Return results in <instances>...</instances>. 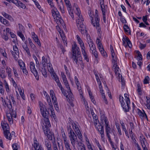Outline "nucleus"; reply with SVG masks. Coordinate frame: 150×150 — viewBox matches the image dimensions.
Segmentation results:
<instances>
[{
    "label": "nucleus",
    "mask_w": 150,
    "mask_h": 150,
    "mask_svg": "<svg viewBox=\"0 0 150 150\" xmlns=\"http://www.w3.org/2000/svg\"><path fill=\"white\" fill-rule=\"evenodd\" d=\"M75 9L76 11H74V13L76 18L77 26L82 34H86L87 30L86 29L85 25L83 23L84 19L82 15H80L81 12L79 9L76 7Z\"/></svg>",
    "instance_id": "1"
},
{
    "label": "nucleus",
    "mask_w": 150,
    "mask_h": 150,
    "mask_svg": "<svg viewBox=\"0 0 150 150\" xmlns=\"http://www.w3.org/2000/svg\"><path fill=\"white\" fill-rule=\"evenodd\" d=\"M70 124L69 127L67 126L68 137L72 146L74 148H75L76 145H79L80 142L78 140L76 134L72 129Z\"/></svg>",
    "instance_id": "2"
},
{
    "label": "nucleus",
    "mask_w": 150,
    "mask_h": 150,
    "mask_svg": "<svg viewBox=\"0 0 150 150\" xmlns=\"http://www.w3.org/2000/svg\"><path fill=\"white\" fill-rule=\"evenodd\" d=\"M119 99L121 106L125 112L129 111L130 108V101L128 95L125 94L124 97L120 95Z\"/></svg>",
    "instance_id": "3"
},
{
    "label": "nucleus",
    "mask_w": 150,
    "mask_h": 150,
    "mask_svg": "<svg viewBox=\"0 0 150 150\" xmlns=\"http://www.w3.org/2000/svg\"><path fill=\"white\" fill-rule=\"evenodd\" d=\"M72 58L74 62L77 64L78 59L80 60L81 59V61L82 59L80 55V49L75 42H74V45H72Z\"/></svg>",
    "instance_id": "4"
},
{
    "label": "nucleus",
    "mask_w": 150,
    "mask_h": 150,
    "mask_svg": "<svg viewBox=\"0 0 150 150\" xmlns=\"http://www.w3.org/2000/svg\"><path fill=\"white\" fill-rule=\"evenodd\" d=\"M92 18L91 21L93 26L96 27L99 30V18L98 11L97 9L95 10L94 15L93 14V13L91 11L89 15Z\"/></svg>",
    "instance_id": "5"
},
{
    "label": "nucleus",
    "mask_w": 150,
    "mask_h": 150,
    "mask_svg": "<svg viewBox=\"0 0 150 150\" xmlns=\"http://www.w3.org/2000/svg\"><path fill=\"white\" fill-rule=\"evenodd\" d=\"M1 125L4 131V136L7 139L11 140L12 136L9 132V127L8 124L6 122L3 121L1 122Z\"/></svg>",
    "instance_id": "6"
},
{
    "label": "nucleus",
    "mask_w": 150,
    "mask_h": 150,
    "mask_svg": "<svg viewBox=\"0 0 150 150\" xmlns=\"http://www.w3.org/2000/svg\"><path fill=\"white\" fill-rule=\"evenodd\" d=\"M52 13L55 21L57 24H59V23L62 24L63 23V21L61 18L59 13L56 8L54 7L53 8L52 10Z\"/></svg>",
    "instance_id": "7"
},
{
    "label": "nucleus",
    "mask_w": 150,
    "mask_h": 150,
    "mask_svg": "<svg viewBox=\"0 0 150 150\" xmlns=\"http://www.w3.org/2000/svg\"><path fill=\"white\" fill-rule=\"evenodd\" d=\"M88 42L90 47V50L91 51V53L94 55L96 59L98 57L97 52L95 45L93 44L92 40L91 39L89 36H87Z\"/></svg>",
    "instance_id": "8"
},
{
    "label": "nucleus",
    "mask_w": 150,
    "mask_h": 150,
    "mask_svg": "<svg viewBox=\"0 0 150 150\" xmlns=\"http://www.w3.org/2000/svg\"><path fill=\"white\" fill-rule=\"evenodd\" d=\"M66 6L69 11V14L71 16L72 19L74 20V11H76V7H77V5L74 4V6H73V8H72L71 6L70 3L67 5Z\"/></svg>",
    "instance_id": "9"
},
{
    "label": "nucleus",
    "mask_w": 150,
    "mask_h": 150,
    "mask_svg": "<svg viewBox=\"0 0 150 150\" xmlns=\"http://www.w3.org/2000/svg\"><path fill=\"white\" fill-rule=\"evenodd\" d=\"M30 68L31 72L34 75L36 79L38 80H39V76H38V73L35 68V64L34 62H31L30 63Z\"/></svg>",
    "instance_id": "10"
},
{
    "label": "nucleus",
    "mask_w": 150,
    "mask_h": 150,
    "mask_svg": "<svg viewBox=\"0 0 150 150\" xmlns=\"http://www.w3.org/2000/svg\"><path fill=\"white\" fill-rule=\"evenodd\" d=\"M113 67H114L115 72L116 75L118 77H119V81H121L122 82V85H123L125 84V82L123 81L122 78V75L120 74L119 73L118 69L119 68L116 63H114Z\"/></svg>",
    "instance_id": "11"
},
{
    "label": "nucleus",
    "mask_w": 150,
    "mask_h": 150,
    "mask_svg": "<svg viewBox=\"0 0 150 150\" xmlns=\"http://www.w3.org/2000/svg\"><path fill=\"white\" fill-rule=\"evenodd\" d=\"M71 124L73 127V128L76 132L77 136H78V138L80 139V140H82V135L78 127L74 123H73L72 122Z\"/></svg>",
    "instance_id": "12"
},
{
    "label": "nucleus",
    "mask_w": 150,
    "mask_h": 150,
    "mask_svg": "<svg viewBox=\"0 0 150 150\" xmlns=\"http://www.w3.org/2000/svg\"><path fill=\"white\" fill-rule=\"evenodd\" d=\"M42 129L45 134L47 136L48 139L52 140V137L50 135V131L48 126L47 125L43 126Z\"/></svg>",
    "instance_id": "13"
},
{
    "label": "nucleus",
    "mask_w": 150,
    "mask_h": 150,
    "mask_svg": "<svg viewBox=\"0 0 150 150\" xmlns=\"http://www.w3.org/2000/svg\"><path fill=\"white\" fill-rule=\"evenodd\" d=\"M39 103L41 114L42 115V113H48V112L47 110L45 105L43 104L40 101H39Z\"/></svg>",
    "instance_id": "14"
},
{
    "label": "nucleus",
    "mask_w": 150,
    "mask_h": 150,
    "mask_svg": "<svg viewBox=\"0 0 150 150\" xmlns=\"http://www.w3.org/2000/svg\"><path fill=\"white\" fill-rule=\"evenodd\" d=\"M48 113H42V115L43 117H44V122H45L46 125L49 126V125H50V122L49 121V119L48 118V116H47V114Z\"/></svg>",
    "instance_id": "15"
},
{
    "label": "nucleus",
    "mask_w": 150,
    "mask_h": 150,
    "mask_svg": "<svg viewBox=\"0 0 150 150\" xmlns=\"http://www.w3.org/2000/svg\"><path fill=\"white\" fill-rule=\"evenodd\" d=\"M100 121L102 122H104L105 123V125H107V124H109V121L104 115L102 114L100 116Z\"/></svg>",
    "instance_id": "16"
},
{
    "label": "nucleus",
    "mask_w": 150,
    "mask_h": 150,
    "mask_svg": "<svg viewBox=\"0 0 150 150\" xmlns=\"http://www.w3.org/2000/svg\"><path fill=\"white\" fill-rule=\"evenodd\" d=\"M32 35L33 36V38L35 42L37 43L38 45L40 47L41 46V43L40 42V40H39L38 37L34 32L32 33Z\"/></svg>",
    "instance_id": "17"
},
{
    "label": "nucleus",
    "mask_w": 150,
    "mask_h": 150,
    "mask_svg": "<svg viewBox=\"0 0 150 150\" xmlns=\"http://www.w3.org/2000/svg\"><path fill=\"white\" fill-rule=\"evenodd\" d=\"M50 59H49L48 57L47 58L44 56L42 57V62L43 67H45L46 65V64H48L50 63Z\"/></svg>",
    "instance_id": "18"
},
{
    "label": "nucleus",
    "mask_w": 150,
    "mask_h": 150,
    "mask_svg": "<svg viewBox=\"0 0 150 150\" xmlns=\"http://www.w3.org/2000/svg\"><path fill=\"white\" fill-rule=\"evenodd\" d=\"M79 44L81 47V50L85 49L84 43L78 35H76Z\"/></svg>",
    "instance_id": "19"
},
{
    "label": "nucleus",
    "mask_w": 150,
    "mask_h": 150,
    "mask_svg": "<svg viewBox=\"0 0 150 150\" xmlns=\"http://www.w3.org/2000/svg\"><path fill=\"white\" fill-rule=\"evenodd\" d=\"M101 10L102 12L103 15V21L104 23H105L106 22V17H105V12L106 9L105 8L104 5L103 6H101Z\"/></svg>",
    "instance_id": "20"
},
{
    "label": "nucleus",
    "mask_w": 150,
    "mask_h": 150,
    "mask_svg": "<svg viewBox=\"0 0 150 150\" xmlns=\"http://www.w3.org/2000/svg\"><path fill=\"white\" fill-rule=\"evenodd\" d=\"M46 97L47 101L48 103V105H49V108L50 110H52V107H53V105L51 102L50 97L47 93L46 95Z\"/></svg>",
    "instance_id": "21"
},
{
    "label": "nucleus",
    "mask_w": 150,
    "mask_h": 150,
    "mask_svg": "<svg viewBox=\"0 0 150 150\" xmlns=\"http://www.w3.org/2000/svg\"><path fill=\"white\" fill-rule=\"evenodd\" d=\"M4 105L5 107H7L10 110V111H11V109L12 108V106L10 100H8V101H5Z\"/></svg>",
    "instance_id": "22"
},
{
    "label": "nucleus",
    "mask_w": 150,
    "mask_h": 150,
    "mask_svg": "<svg viewBox=\"0 0 150 150\" xmlns=\"http://www.w3.org/2000/svg\"><path fill=\"white\" fill-rule=\"evenodd\" d=\"M33 146L35 150H42L38 142L36 140L34 141Z\"/></svg>",
    "instance_id": "23"
},
{
    "label": "nucleus",
    "mask_w": 150,
    "mask_h": 150,
    "mask_svg": "<svg viewBox=\"0 0 150 150\" xmlns=\"http://www.w3.org/2000/svg\"><path fill=\"white\" fill-rule=\"evenodd\" d=\"M68 97L67 98H68L67 100H68V99L69 100V102L71 100L73 101L74 100V98H73V94L71 93V90L70 89V91L69 90H68Z\"/></svg>",
    "instance_id": "24"
},
{
    "label": "nucleus",
    "mask_w": 150,
    "mask_h": 150,
    "mask_svg": "<svg viewBox=\"0 0 150 150\" xmlns=\"http://www.w3.org/2000/svg\"><path fill=\"white\" fill-rule=\"evenodd\" d=\"M50 94L52 100L55 103L56 100V98L55 96L54 93L52 90H50Z\"/></svg>",
    "instance_id": "25"
},
{
    "label": "nucleus",
    "mask_w": 150,
    "mask_h": 150,
    "mask_svg": "<svg viewBox=\"0 0 150 150\" xmlns=\"http://www.w3.org/2000/svg\"><path fill=\"white\" fill-rule=\"evenodd\" d=\"M45 146L47 148V150H52L51 148V142L47 140L45 142Z\"/></svg>",
    "instance_id": "26"
},
{
    "label": "nucleus",
    "mask_w": 150,
    "mask_h": 150,
    "mask_svg": "<svg viewBox=\"0 0 150 150\" xmlns=\"http://www.w3.org/2000/svg\"><path fill=\"white\" fill-rule=\"evenodd\" d=\"M23 47L24 50L26 52L27 54L28 55L29 57L31 56V54L30 52V50L28 48V47L27 45H23Z\"/></svg>",
    "instance_id": "27"
},
{
    "label": "nucleus",
    "mask_w": 150,
    "mask_h": 150,
    "mask_svg": "<svg viewBox=\"0 0 150 150\" xmlns=\"http://www.w3.org/2000/svg\"><path fill=\"white\" fill-rule=\"evenodd\" d=\"M6 116L10 124L13 123V120L11 115L10 113L6 114Z\"/></svg>",
    "instance_id": "28"
},
{
    "label": "nucleus",
    "mask_w": 150,
    "mask_h": 150,
    "mask_svg": "<svg viewBox=\"0 0 150 150\" xmlns=\"http://www.w3.org/2000/svg\"><path fill=\"white\" fill-rule=\"evenodd\" d=\"M48 69L50 73H53L54 71L52 67V64L50 63L47 64Z\"/></svg>",
    "instance_id": "29"
},
{
    "label": "nucleus",
    "mask_w": 150,
    "mask_h": 150,
    "mask_svg": "<svg viewBox=\"0 0 150 150\" xmlns=\"http://www.w3.org/2000/svg\"><path fill=\"white\" fill-rule=\"evenodd\" d=\"M64 143L65 147L67 150H71L70 148V145L69 141L64 142Z\"/></svg>",
    "instance_id": "30"
},
{
    "label": "nucleus",
    "mask_w": 150,
    "mask_h": 150,
    "mask_svg": "<svg viewBox=\"0 0 150 150\" xmlns=\"http://www.w3.org/2000/svg\"><path fill=\"white\" fill-rule=\"evenodd\" d=\"M81 51L82 54L83 55L85 59L87 62H88L89 61L86 52L85 50V49L82 50Z\"/></svg>",
    "instance_id": "31"
},
{
    "label": "nucleus",
    "mask_w": 150,
    "mask_h": 150,
    "mask_svg": "<svg viewBox=\"0 0 150 150\" xmlns=\"http://www.w3.org/2000/svg\"><path fill=\"white\" fill-rule=\"evenodd\" d=\"M136 53L137 56H136L137 59L138 60H142V55L140 52L139 51H137Z\"/></svg>",
    "instance_id": "32"
},
{
    "label": "nucleus",
    "mask_w": 150,
    "mask_h": 150,
    "mask_svg": "<svg viewBox=\"0 0 150 150\" xmlns=\"http://www.w3.org/2000/svg\"><path fill=\"white\" fill-rule=\"evenodd\" d=\"M1 22L7 26H9L10 25V23L9 21L4 18Z\"/></svg>",
    "instance_id": "33"
},
{
    "label": "nucleus",
    "mask_w": 150,
    "mask_h": 150,
    "mask_svg": "<svg viewBox=\"0 0 150 150\" xmlns=\"http://www.w3.org/2000/svg\"><path fill=\"white\" fill-rule=\"evenodd\" d=\"M62 136L64 142H67L69 141L67 139V137L65 134V132L64 131H63L62 132Z\"/></svg>",
    "instance_id": "34"
},
{
    "label": "nucleus",
    "mask_w": 150,
    "mask_h": 150,
    "mask_svg": "<svg viewBox=\"0 0 150 150\" xmlns=\"http://www.w3.org/2000/svg\"><path fill=\"white\" fill-rule=\"evenodd\" d=\"M6 72L8 74V76L10 77L11 76V69L8 67L6 68Z\"/></svg>",
    "instance_id": "35"
},
{
    "label": "nucleus",
    "mask_w": 150,
    "mask_h": 150,
    "mask_svg": "<svg viewBox=\"0 0 150 150\" xmlns=\"http://www.w3.org/2000/svg\"><path fill=\"white\" fill-rule=\"evenodd\" d=\"M18 65L22 69L25 67V65L24 63L21 60H19L18 61Z\"/></svg>",
    "instance_id": "36"
},
{
    "label": "nucleus",
    "mask_w": 150,
    "mask_h": 150,
    "mask_svg": "<svg viewBox=\"0 0 150 150\" xmlns=\"http://www.w3.org/2000/svg\"><path fill=\"white\" fill-rule=\"evenodd\" d=\"M124 29L125 32L127 33H130V30L128 26L126 25L125 24L124 25Z\"/></svg>",
    "instance_id": "37"
},
{
    "label": "nucleus",
    "mask_w": 150,
    "mask_h": 150,
    "mask_svg": "<svg viewBox=\"0 0 150 150\" xmlns=\"http://www.w3.org/2000/svg\"><path fill=\"white\" fill-rule=\"evenodd\" d=\"M52 78L56 82L59 81L58 77L54 73H52Z\"/></svg>",
    "instance_id": "38"
},
{
    "label": "nucleus",
    "mask_w": 150,
    "mask_h": 150,
    "mask_svg": "<svg viewBox=\"0 0 150 150\" xmlns=\"http://www.w3.org/2000/svg\"><path fill=\"white\" fill-rule=\"evenodd\" d=\"M2 14L4 17L7 19H10L11 18V16L10 15L5 12H2Z\"/></svg>",
    "instance_id": "39"
},
{
    "label": "nucleus",
    "mask_w": 150,
    "mask_h": 150,
    "mask_svg": "<svg viewBox=\"0 0 150 150\" xmlns=\"http://www.w3.org/2000/svg\"><path fill=\"white\" fill-rule=\"evenodd\" d=\"M96 127L97 128V129L98 130V131L99 132H101V131L104 130L103 129V126H102L101 125H99Z\"/></svg>",
    "instance_id": "40"
},
{
    "label": "nucleus",
    "mask_w": 150,
    "mask_h": 150,
    "mask_svg": "<svg viewBox=\"0 0 150 150\" xmlns=\"http://www.w3.org/2000/svg\"><path fill=\"white\" fill-rule=\"evenodd\" d=\"M138 113L139 115L142 117H145L147 119V117L146 114L144 112V113L142 112V111L139 110H138Z\"/></svg>",
    "instance_id": "41"
},
{
    "label": "nucleus",
    "mask_w": 150,
    "mask_h": 150,
    "mask_svg": "<svg viewBox=\"0 0 150 150\" xmlns=\"http://www.w3.org/2000/svg\"><path fill=\"white\" fill-rule=\"evenodd\" d=\"M63 82L64 83L66 87V88L68 89V90L70 91V88L69 87V83L68 82V81L67 80H64V81H63Z\"/></svg>",
    "instance_id": "42"
},
{
    "label": "nucleus",
    "mask_w": 150,
    "mask_h": 150,
    "mask_svg": "<svg viewBox=\"0 0 150 150\" xmlns=\"http://www.w3.org/2000/svg\"><path fill=\"white\" fill-rule=\"evenodd\" d=\"M137 91L138 93L139 94L141 95L142 94V92L141 89L140 85L139 84H138L137 85Z\"/></svg>",
    "instance_id": "43"
},
{
    "label": "nucleus",
    "mask_w": 150,
    "mask_h": 150,
    "mask_svg": "<svg viewBox=\"0 0 150 150\" xmlns=\"http://www.w3.org/2000/svg\"><path fill=\"white\" fill-rule=\"evenodd\" d=\"M22 32L18 31L17 32L18 35L21 38L23 41H24L25 39L22 33Z\"/></svg>",
    "instance_id": "44"
},
{
    "label": "nucleus",
    "mask_w": 150,
    "mask_h": 150,
    "mask_svg": "<svg viewBox=\"0 0 150 150\" xmlns=\"http://www.w3.org/2000/svg\"><path fill=\"white\" fill-rule=\"evenodd\" d=\"M4 90L2 86V83L1 81L0 82V93L1 94H3Z\"/></svg>",
    "instance_id": "45"
},
{
    "label": "nucleus",
    "mask_w": 150,
    "mask_h": 150,
    "mask_svg": "<svg viewBox=\"0 0 150 150\" xmlns=\"http://www.w3.org/2000/svg\"><path fill=\"white\" fill-rule=\"evenodd\" d=\"M13 50L14 51H15L16 54L17 55V54H19V53L18 49L16 45L13 46Z\"/></svg>",
    "instance_id": "46"
},
{
    "label": "nucleus",
    "mask_w": 150,
    "mask_h": 150,
    "mask_svg": "<svg viewBox=\"0 0 150 150\" xmlns=\"http://www.w3.org/2000/svg\"><path fill=\"white\" fill-rule=\"evenodd\" d=\"M103 90L102 91V93H101V95H102V98L104 100V102L106 104H108V102L107 101V100L106 98H105V95H104V93H103Z\"/></svg>",
    "instance_id": "47"
},
{
    "label": "nucleus",
    "mask_w": 150,
    "mask_h": 150,
    "mask_svg": "<svg viewBox=\"0 0 150 150\" xmlns=\"http://www.w3.org/2000/svg\"><path fill=\"white\" fill-rule=\"evenodd\" d=\"M41 72L43 75L45 77H47V72L46 71L45 69L44 68H42V69L41 70Z\"/></svg>",
    "instance_id": "48"
},
{
    "label": "nucleus",
    "mask_w": 150,
    "mask_h": 150,
    "mask_svg": "<svg viewBox=\"0 0 150 150\" xmlns=\"http://www.w3.org/2000/svg\"><path fill=\"white\" fill-rule=\"evenodd\" d=\"M95 120H94V123L95 127L98 126V125H100L99 121L97 120V117L96 116H95Z\"/></svg>",
    "instance_id": "49"
},
{
    "label": "nucleus",
    "mask_w": 150,
    "mask_h": 150,
    "mask_svg": "<svg viewBox=\"0 0 150 150\" xmlns=\"http://www.w3.org/2000/svg\"><path fill=\"white\" fill-rule=\"evenodd\" d=\"M111 57L112 59V62L115 63L116 62V56L115 53H112L111 54Z\"/></svg>",
    "instance_id": "50"
},
{
    "label": "nucleus",
    "mask_w": 150,
    "mask_h": 150,
    "mask_svg": "<svg viewBox=\"0 0 150 150\" xmlns=\"http://www.w3.org/2000/svg\"><path fill=\"white\" fill-rule=\"evenodd\" d=\"M18 7H20L23 9H25L26 8L25 5L22 3L21 1L20 3L19 4Z\"/></svg>",
    "instance_id": "51"
},
{
    "label": "nucleus",
    "mask_w": 150,
    "mask_h": 150,
    "mask_svg": "<svg viewBox=\"0 0 150 150\" xmlns=\"http://www.w3.org/2000/svg\"><path fill=\"white\" fill-rule=\"evenodd\" d=\"M19 91L21 97H22V98L23 100H25V97L24 95V92H22L21 89H20V90L19 89Z\"/></svg>",
    "instance_id": "52"
},
{
    "label": "nucleus",
    "mask_w": 150,
    "mask_h": 150,
    "mask_svg": "<svg viewBox=\"0 0 150 150\" xmlns=\"http://www.w3.org/2000/svg\"><path fill=\"white\" fill-rule=\"evenodd\" d=\"M105 132L108 131H111V130L110 125L109 124H107V125H105Z\"/></svg>",
    "instance_id": "53"
},
{
    "label": "nucleus",
    "mask_w": 150,
    "mask_h": 150,
    "mask_svg": "<svg viewBox=\"0 0 150 150\" xmlns=\"http://www.w3.org/2000/svg\"><path fill=\"white\" fill-rule=\"evenodd\" d=\"M11 37L13 38H14L15 39L13 40V41L14 42H15L16 41V35L14 33L11 32H10V34Z\"/></svg>",
    "instance_id": "54"
},
{
    "label": "nucleus",
    "mask_w": 150,
    "mask_h": 150,
    "mask_svg": "<svg viewBox=\"0 0 150 150\" xmlns=\"http://www.w3.org/2000/svg\"><path fill=\"white\" fill-rule=\"evenodd\" d=\"M111 131H108L107 132H105L106 134V136L108 137V140H110L111 139L110 137V134H111Z\"/></svg>",
    "instance_id": "55"
},
{
    "label": "nucleus",
    "mask_w": 150,
    "mask_h": 150,
    "mask_svg": "<svg viewBox=\"0 0 150 150\" xmlns=\"http://www.w3.org/2000/svg\"><path fill=\"white\" fill-rule=\"evenodd\" d=\"M100 52L102 55L104 57H106L107 56V54L104 49L102 51H100Z\"/></svg>",
    "instance_id": "56"
},
{
    "label": "nucleus",
    "mask_w": 150,
    "mask_h": 150,
    "mask_svg": "<svg viewBox=\"0 0 150 150\" xmlns=\"http://www.w3.org/2000/svg\"><path fill=\"white\" fill-rule=\"evenodd\" d=\"M11 53L14 58L16 60V59L18 58L17 57L18 56L19 54H17V55L16 54L15 51H11Z\"/></svg>",
    "instance_id": "57"
},
{
    "label": "nucleus",
    "mask_w": 150,
    "mask_h": 150,
    "mask_svg": "<svg viewBox=\"0 0 150 150\" xmlns=\"http://www.w3.org/2000/svg\"><path fill=\"white\" fill-rule=\"evenodd\" d=\"M100 133L101 134V139H102L103 141H104L105 135L104 133V130L101 131V132H100Z\"/></svg>",
    "instance_id": "58"
},
{
    "label": "nucleus",
    "mask_w": 150,
    "mask_h": 150,
    "mask_svg": "<svg viewBox=\"0 0 150 150\" xmlns=\"http://www.w3.org/2000/svg\"><path fill=\"white\" fill-rule=\"evenodd\" d=\"M149 78L148 76L146 77L144 80V84H147L149 83Z\"/></svg>",
    "instance_id": "59"
},
{
    "label": "nucleus",
    "mask_w": 150,
    "mask_h": 150,
    "mask_svg": "<svg viewBox=\"0 0 150 150\" xmlns=\"http://www.w3.org/2000/svg\"><path fill=\"white\" fill-rule=\"evenodd\" d=\"M18 25L19 26L20 29V31H19L21 32H24V27L20 23L18 24Z\"/></svg>",
    "instance_id": "60"
},
{
    "label": "nucleus",
    "mask_w": 150,
    "mask_h": 150,
    "mask_svg": "<svg viewBox=\"0 0 150 150\" xmlns=\"http://www.w3.org/2000/svg\"><path fill=\"white\" fill-rule=\"evenodd\" d=\"M5 86L6 91L8 92H9L10 90L9 87V86L7 83L6 82L5 84Z\"/></svg>",
    "instance_id": "61"
},
{
    "label": "nucleus",
    "mask_w": 150,
    "mask_h": 150,
    "mask_svg": "<svg viewBox=\"0 0 150 150\" xmlns=\"http://www.w3.org/2000/svg\"><path fill=\"white\" fill-rule=\"evenodd\" d=\"M12 1H13V3L16 6H18L20 1L18 0H13Z\"/></svg>",
    "instance_id": "62"
},
{
    "label": "nucleus",
    "mask_w": 150,
    "mask_h": 150,
    "mask_svg": "<svg viewBox=\"0 0 150 150\" xmlns=\"http://www.w3.org/2000/svg\"><path fill=\"white\" fill-rule=\"evenodd\" d=\"M61 76L63 81H64V80H67L66 76L64 74V73L62 72L61 73Z\"/></svg>",
    "instance_id": "63"
},
{
    "label": "nucleus",
    "mask_w": 150,
    "mask_h": 150,
    "mask_svg": "<svg viewBox=\"0 0 150 150\" xmlns=\"http://www.w3.org/2000/svg\"><path fill=\"white\" fill-rule=\"evenodd\" d=\"M96 143L97 146L99 148V150H103L102 149L101 145L100 144L98 141H96Z\"/></svg>",
    "instance_id": "64"
}]
</instances>
